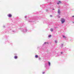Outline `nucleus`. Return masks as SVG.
<instances>
[{
  "label": "nucleus",
  "instance_id": "nucleus-10",
  "mask_svg": "<svg viewBox=\"0 0 74 74\" xmlns=\"http://www.w3.org/2000/svg\"><path fill=\"white\" fill-rule=\"evenodd\" d=\"M55 42H56V43H57V41H56V40H55Z\"/></svg>",
  "mask_w": 74,
  "mask_h": 74
},
{
  "label": "nucleus",
  "instance_id": "nucleus-8",
  "mask_svg": "<svg viewBox=\"0 0 74 74\" xmlns=\"http://www.w3.org/2000/svg\"><path fill=\"white\" fill-rule=\"evenodd\" d=\"M48 64H49V66H50L51 64V63H50V62H48Z\"/></svg>",
  "mask_w": 74,
  "mask_h": 74
},
{
  "label": "nucleus",
  "instance_id": "nucleus-3",
  "mask_svg": "<svg viewBox=\"0 0 74 74\" xmlns=\"http://www.w3.org/2000/svg\"><path fill=\"white\" fill-rule=\"evenodd\" d=\"M58 14H60V10H58Z\"/></svg>",
  "mask_w": 74,
  "mask_h": 74
},
{
  "label": "nucleus",
  "instance_id": "nucleus-18",
  "mask_svg": "<svg viewBox=\"0 0 74 74\" xmlns=\"http://www.w3.org/2000/svg\"><path fill=\"white\" fill-rule=\"evenodd\" d=\"M50 16H52V15H51Z\"/></svg>",
  "mask_w": 74,
  "mask_h": 74
},
{
  "label": "nucleus",
  "instance_id": "nucleus-12",
  "mask_svg": "<svg viewBox=\"0 0 74 74\" xmlns=\"http://www.w3.org/2000/svg\"><path fill=\"white\" fill-rule=\"evenodd\" d=\"M59 3H61V1H59Z\"/></svg>",
  "mask_w": 74,
  "mask_h": 74
},
{
  "label": "nucleus",
  "instance_id": "nucleus-6",
  "mask_svg": "<svg viewBox=\"0 0 74 74\" xmlns=\"http://www.w3.org/2000/svg\"><path fill=\"white\" fill-rule=\"evenodd\" d=\"M35 58H38V56L36 55L35 56Z\"/></svg>",
  "mask_w": 74,
  "mask_h": 74
},
{
  "label": "nucleus",
  "instance_id": "nucleus-1",
  "mask_svg": "<svg viewBox=\"0 0 74 74\" xmlns=\"http://www.w3.org/2000/svg\"><path fill=\"white\" fill-rule=\"evenodd\" d=\"M61 21L62 24L65 22V20L64 18H61Z\"/></svg>",
  "mask_w": 74,
  "mask_h": 74
},
{
  "label": "nucleus",
  "instance_id": "nucleus-13",
  "mask_svg": "<svg viewBox=\"0 0 74 74\" xmlns=\"http://www.w3.org/2000/svg\"><path fill=\"white\" fill-rule=\"evenodd\" d=\"M44 73H45V72H44L42 73V74H44Z\"/></svg>",
  "mask_w": 74,
  "mask_h": 74
},
{
  "label": "nucleus",
  "instance_id": "nucleus-17",
  "mask_svg": "<svg viewBox=\"0 0 74 74\" xmlns=\"http://www.w3.org/2000/svg\"><path fill=\"white\" fill-rule=\"evenodd\" d=\"M53 10H55V9H53Z\"/></svg>",
  "mask_w": 74,
  "mask_h": 74
},
{
  "label": "nucleus",
  "instance_id": "nucleus-9",
  "mask_svg": "<svg viewBox=\"0 0 74 74\" xmlns=\"http://www.w3.org/2000/svg\"><path fill=\"white\" fill-rule=\"evenodd\" d=\"M48 44V42H45L44 43L45 44Z\"/></svg>",
  "mask_w": 74,
  "mask_h": 74
},
{
  "label": "nucleus",
  "instance_id": "nucleus-2",
  "mask_svg": "<svg viewBox=\"0 0 74 74\" xmlns=\"http://www.w3.org/2000/svg\"><path fill=\"white\" fill-rule=\"evenodd\" d=\"M8 16V17H9L10 18V17H11V16H12V15L11 14H9Z\"/></svg>",
  "mask_w": 74,
  "mask_h": 74
},
{
  "label": "nucleus",
  "instance_id": "nucleus-4",
  "mask_svg": "<svg viewBox=\"0 0 74 74\" xmlns=\"http://www.w3.org/2000/svg\"><path fill=\"white\" fill-rule=\"evenodd\" d=\"M14 58L15 59H17V58H18V57L16 56H15L14 57Z\"/></svg>",
  "mask_w": 74,
  "mask_h": 74
},
{
  "label": "nucleus",
  "instance_id": "nucleus-14",
  "mask_svg": "<svg viewBox=\"0 0 74 74\" xmlns=\"http://www.w3.org/2000/svg\"><path fill=\"white\" fill-rule=\"evenodd\" d=\"M72 17H73H73H74V16H72Z\"/></svg>",
  "mask_w": 74,
  "mask_h": 74
},
{
  "label": "nucleus",
  "instance_id": "nucleus-16",
  "mask_svg": "<svg viewBox=\"0 0 74 74\" xmlns=\"http://www.w3.org/2000/svg\"><path fill=\"white\" fill-rule=\"evenodd\" d=\"M59 4V3H57V4Z\"/></svg>",
  "mask_w": 74,
  "mask_h": 74
},
{
  "label": "nucleus",
  "instance_id": "nucleus-5",
  "mask_svg": "<svg viewBox=\"0 0 74 74\" xmlns=\"http://www.w3.org/2000/svg\"><path fill=\"white\" fill-rule=\"evenodd\" d=\"M53 28H51L50 29V31H51V32H53Z\"/></svg>",
  "mask_w": 74,
  "mask_h": 74
},
{
  "label": "nucleus",
  "instance_id": "nucleus-7",
  "mask_svg": "<svg viewBox=\"0 0 74 74\" xmlns=\"http://www.w3.org/2000/svg\"><path fill=\"white\" fill-rule=\"evenodd\" d=\"M51 36H51V35H49V36L48 37H49V38H50V37H51Z\"/></svg>",
  "mask_w": 74,
  "mask_h": 74
},
{
  "label": "nucleus",
  "instance_id": "nucleus-11",
  "mask_svg": "<svg viewBox=\"0 0 74 74\" xmlns=\"http://www.w3.org/2000/svg\"><path fill=\"white\" fill-rule=\"evenodd\" d=\"M63 37H64V38H65V37L64 36H63Z\"/></svg>",
  "mask_w": 74,
  "mask_h": 74
},
{
  "label": "nucleus",
  "instance_id": "nucleus-15",
  "mask_svg": "<svg viewBox=\"0 0 74 74\" xmlns=\"http://www.w3.org/2000/svg\"><path fill=\"white\" fill-rule=\"evenodd\" d=\"M63 53V52H61V53Z\"/></svg>",
  "mask_w": 74,
  "mask_h": 74
}]
</instances>
